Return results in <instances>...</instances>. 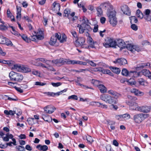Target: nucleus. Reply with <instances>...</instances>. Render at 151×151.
Segmentation results:
<instances>
[{
  "label": "nucleus",
  "instance_id": "nucleus-1",
  "mask_svg": "<svg viewBox=\"0 0 151 151\" xmlns=\"http://www.w3.org/2000/svg\"><path fill=\"white\" fill-rule=\"evenodd\" d=\"M82 23L81 24L79 27V32L81 34H82L84 32H86L85 34L86 36L89 35L88 32L92 30L90 25L88 24L89 23V20L84 16L82 17L81 20Z\"/></svg>",
  "mask_w": 151,
  "mask_h": 151
},
{
  "label": "nucleus",
  "instance_id": "nucleus-2",
  "mask_svg": "<svg viewBox=\"0 0 151 151\" xmlns=\"http://www.w3.org/2000/svg\"><path fill=\"white\" fill-rule=\"evenodd\" d=\"M9 76L10 80L12 81L18 82H21L23 79V76L20 73L12 71L9 74Z\"/></svg>",
  "mask_w": 151,
  "mask_h": 151
},
{
  "label": "nucleus",
  "instance_id": "nucleus-3",
  "mask_svg": "<svg viewBox=\"0 0 151 151\" xmlns=\"http://www.w3.org/2000/svg\"><path fill=\"white\" fill-rule=\"evenodd\" d=\"M147 117V114H137L134 115L133 120L135 123L139 124Z\"/></svg>",
  "mask_w": 151,
  "mask_h": 151
},
{
  "label": "nucleus",
  "instance_id": "nucleus-4",
  "mask_svg": "<svg viewBox=\"0 0 151 151\" xmlns=\"http://www.w3.org/2000/svg\"><path fill=\"white\" fill-rule=\"evenodd\" d=\"M101 99L106 102L110 104H115L117 103L116 100L113 97L108 94H104L101 96Z\"/></svg>",
  "mask_w": 151,
  "mask_h": 151
},
{
  "label": "nucleus",
  "instance_id": "nucleus-5",
  "mask_svg": "<svg viewBox=\"0 0 151 151\" xmlns=\"http://www.w3.org/2000/svg\"><path fill=\"white\" fill-rule=\"evenodd\" d=\"M121 73L122 75L126 76H133L134 77H137L139 76L140 74L139 72L136 71H130L129 72L126 68H123L122 69Z\"/></svg>",
  "mask_w": 151,
  "mask_h": 151
},
{
  "label": "nucleus",
  "instance_id": "nucleus-6",
  "mask_svg": "<svg viewBox=\"0 0 151 151\" xmlns=\"http://www.w3.org/2000/svg\"><path fill=\"white\" fill-rule=\"evenodd\" d=\"M109 22L113 26H115L117 24V21L116 17V12L115 11H111L110 12L109 16Z\"/></svg>",
  "mask_w": 151,
  "mask_h": 151
},
{
  "label": "nucleus",
  "instance_id": "nucleus-7",
  "mask_svg": "<svg viewBox=\"0 0 151 151\" xmlns=\"http://www.w3.org/2000/svg\"><path fill=\"white\" fill-rule=\"evenodd\" d=\"M85 38L83 37H79L75 41L74 43L76 47L81 46L82 48H87V46L85 45Z\"/></svg>",
  "mask_w": 151,
  "mask_h": 151
},
{
  "label": "nucleus",
  "instance_id": "nucleus-8",
  "mask_svg": "<svg viewBox=\"0 0 151 151\" xmlns=\"http://www.w3.org/2000/svg\"><path fill=\"white\" fill-rule=\"evenodd\" d=\"M51 62L56 66H60L66 64V59L60 58L59 59L53 60L51 61Z\"/></svg>",
  "mask_w": 151,
  "mask_h": 151
},
{
  "label": "nucleus",
  "instance_id": "nucleus-9",
  "mask_svg": "<svg viewBox=\"0 0 151 151\" xmlns=\"http://www.w3.org/2000/svg\"><path fill=\"white\" fill-rule=\"evenodd\" d=\"M106 42L109 43L110 47L116 48V42L109 37L107 38L105 40Z\"/></svg>",
  "mask_w": 151,
  "mask_h": 151
},
{
  "label": "nucleus",
  "instance_id": "nucleus-10",
  "mask_svg": "<svg viewBox=\"0 0 151 151\" xmlns=\"http://www.w3.org/2000/svg\"><path fill=\"white\" fill-rule=\"evenodd\" d=\"M128 99L130 101H128L127 104L130 106H132L136 104V103L134 102L137 100V98L135 97L131 96L130 95H128L127 96Z\"/></svg>",
  "mask_w": 151,
  "mask_h": 151
},
{
  "label": "nucleus",
  "instance_id": "nucleus-11",
  "mask_svg": "<svg viewBox=\"0 0 151 151\" xmlns=\"http://www.w3.org/2000/svg\"><path fill=\"white\" fill-rule=\"evenodd\" d=\"M44 109L47 113L51 114L54 112L55 108L53 106L48 105L44 107Z\"/></svg>",
  "mask_w": 151,
  "mask_h": 151
},
{
  "label": "nucleus",
  "instance_id": "nucleus-12",
  "mask_svg": "<svg viewBox=\"0 0 151 151\" xmlns=\"http://www.w3.org/2000/svg\"><path fill=\"white\" fill-rule=\"evenodd\" d=\"M113 62L115 64L118 63L121 65H124L127 63V60L123 58L117 59L114 61Z\"/></svg>",
  "mask_w": 151,
  "mask_h": 151
},
{
  "label": "nucleus",
  "instance_id": "nucleus-13",
  "mask_svg": "<svg viewBox=\"0 0 151 151\" xmlns=\"http://www.w3.org/2000/svg\"><path fill=\"white\" fill-rule=\"evenodd\" d=\"M121 9L124 14L128 16H129L130 15V10L127 5H125L122 6Z\"/></svg>",
  "mask_w": 151,
  "mask_h": 151
},
{
  "label": "nucleus",
  "instance_id": "nucleus-14",
  "mask_svg": "<svg viewBox=\"0 0 151 151\" xmlns=\"http://www.w3.org/2000/svg\"><path fill=\"white\" fill-rule=\"evenodd\" d=\"M116 46L120 48V50H122L123 49L125 48L126 44L124 41L119 40L116 42Z\"/></svg>",
  "mask_w": 151,
  "mask_h": 151
},
{
  "label": "nucleus",
  "instance_id": "nucleus-15",
  "mask_svg": "<svg viewBox=\"0 0 151 151\" xmlns=\"http://www.w3.org/2000/svg\"><path fill=\"white\" fill-rule=\"evenodd\" d=\"M150 64L149 63H141L137 65L136 69L137 70H139L142 69L147 67H150Z\"/></svg>",
  "mask_w": 151,
  "mask_h": 151
},
{
  "label": "nucleus",
  "instance_id": "nucleus-16",
  "mask_svg": "<svg viewBox=\"0 0 151 151\" xmlns=\"http://www.w3.org/2000/svg\"><path fill=\"white\" fill-rule=\"evenodd\" d=\"M147 107L142 106H137L136 109H133L137 110L142 112L144 113H148L149 112L150 110L147 109Z\"/></svg>",
  "mask_w": 151,
  "mask_h": 151
},
{
  "label": "nucleus",
  "instance_id": "nucleus-17",
  "mask_svg": "<svg viewBox=\"0 0 151 151\" xmlns=\"http://www.w3.org/2000/svg\"><path fill=\"white\" fill-rule=\"evenodd\" d=\"M131 92L132 93H134V94L137 96H141L144 94L143 92L140 91L137 89L133 88L131 89Z\"/></svg>",
  "mask_w": 151,
  "mask_h": 151
},
{
  "label": "nucleus",
  "instance_id": "nucleus-18",
  "mask_svg": "<svg viewBox=\"0 0 151 151\" xmlns=\"http://www.w3.org/2000/svg\"><path fill=\"white\" fill-rule=\"evenodd\" d=\"M36 148L40 151H46L48 149V147L46 145H39L36 147Z\"/></svg>",
  "mask_w": 151,
  "mask_h": 151
},
{
  "label": "nucleus",
  "instance_id": "nucleus-19",
  "mask_svg": "<svg viewBox=\"0 0 151 151\" xmlns=\"http://www.w3.org/2000/svg\"><path fill=\"white\" fill-rule=\"evenodd\" d=\"M150 12V11L149 9H146L144 12L145 15V18L147 21L151 20L150 18H149V16Z\"/></svg>",
  "mask_w": 151,
  "mask_h": 151
},
{
  "label": "nucleus",
  "instance_id": "nucleus-20",
  "mask_svg": "<svg viewBox=\"0 0 151 151\" xmlns=\"http://www.w3.org/2000/svg\"><path fill=\"white\" fill-rule=\"evenodd\" d=\"M57 40L54 35L52 36L51 37L50 41L49 42V44L51 45H55L56 42Z\"/></svg>",
  "mask_w": 151,
  "mask_h": 151
},
{
  "label": "nucleus",
  "instance_id": "nucleus-21",
  "mask_svg": "<svg viewBox=\"0 0 151 151\" xmlns=\"http://www.w3.org/2000/svg\"><path fill=\"white\" fill-rule=\"evenodd\" d=\"M42 117L44 121L48 122H50L52 121V119L51 117L50 116H49L48 115L43 114L42 115Z\"/></svg>",
  "mask_w": 151,
  "mask_h": 151
},
{
  "label": "nucleus",
  "instance_id": "nucleus-22",
  "mask_svg": "<svg viewBox=\"0 0 151 151\" xmlns=\"http://www.w3.org/2000/svg\"><path fill=\"white\" fill-rule=\"evenodd\" d=\"M98 87L101 93H104L106 92V88L104 85L100 84L98 86Z\"/></svg>",
  "mask_w": 151,
  "mask_h": 151
},
{
  "label": "nucleus",
  "instance_id": "nucleus-23",
  "mask_svg": "<svg viewBox=\"0 0 151 151\" xmlns=\"http://www.w3.org/2000/svg\"><path fill=\"white\" fill-rule=\"evenodd\" d=\"M22 66L19 64L14 65L13 67V69L16 71L21 72L22 71Z\"/></svg>",
  "mask_w": 151,
  "mask_h": 151
},
{
  "label": "nucleus",
  "instance_id": "nucleus-24",
  "mask_svg": "<svg viewBox=\"0 0 151 151\" xmlns=\"http://www.w3.org/2000/svg\"><path fill=\"white\" fill-rule=\"evenodd\" d=\"M110 69L113 72L117 74H119L121 71L119 68L116 67H111Z\"/></svg>",
  "mask_w": 151,
  "mask_h": 151
},
{
  "label": "nucleus",
  "instance_id": "nucleus-25",
  "mask_svg": "<svg viewBox=\"0 0 151 151\" xmlns=\"http://www.w3.org/2000/svg\"><path fill=\"white\" fill-rule=\"evenodd\" d=\"M142 73L143 75L146 76L148 77L151 74V72L146 69L142 70Z\"/></svg>",
  "mask_w": 151,
  "mask_h": 151
},
{
  "label": "nucleus",
  "instance_id": "nucleus-26",
  "mask_svg": "<svg viewBox=\"0 0 151 151\" xmlns=\"http://www.w3.org/2000/svg\"><path fill=\"white\" fill-rule=\"evenodd\" d=\"M31 71L30 69L27 67L22 66V71L21 72L26 73L30 72Z\"/></svg>",
  "mask_w": 151,
  "mask_h": 151
},
{
  "label": "nucleus",
  "instance_id": "nucleus-27",
  "mask_svg": "<svg viewBox=\"0 0 151 151\" xmlns=\"http://www.w3.org/2000/svg\"><path fill=\"white\" fill-rule=\"evenodd\" d=\"M136 14L138 17L140 18V19H142L143 17L145 18V15L139 9L137 11Z\"/></svg>",
  "mask_w": 151,
  "mask_h": 151
},
{
  "label": "nucleus",
  "instance_id": "nucleus-28",
  "mask_svg": "<svg viewBox=\"0 0 151 151\" xmlns=\"http://www.w3.org/2000/svg\"><path fill=\"white\" fill-rule=\"evenodd\" d=\"M70 9L68 8L66 9L64 11V17H67L69 18V15L70 13Z\"/></svg>",
  "mask_w": 151,
  "mask_h": 151
},
{
  "label": "nucleus",
  "instance_id": "nucleus-29",
  "mask_svg": "<svg viewBox=\"0 0 151 151\" xmlns=\"http://www.w3.org/2000/svg\"><path fill=\"white\" fill-rule=\"evenodd\" d=\"M66 64H77V61H76L75 60H70L69 59H66Z\"/></svg>",
  "mask_w": 151,
  "mask_h": 151
},
{
  "label": "nucleus",
  "instance_id": "nucleus-30",
  "mask_svg": "<svg viewBox=\"0 0 151 151\" xmlns=\"http://www.w3.org/2000/svg\"><path fill=\"white\" fill-rule=\"evenodd\" d=\"M103 71L102 72V73L104 74H107L111 76H114L113 73L109 70L104 69H103Z\"/></svg>",
  "mask_w": 151,
  "mask_h": 151
},
{
  "label": "nucleus",
  "instance_id": "nucleus-31",
  "mask_svg": "<svg viewBox=\"0 0 151 151\" xmlns=\"http://www.w3.org/2000/svg\"><path fill=\"white\" fill-rule=\"evenodd\" d=\"M103 68H102L99 67L91 68V70L92 71L95 72L99 71L102 73V72L103 71Z\"/></svg>",
  "mask_w": 151,
  "mask_h": 151
},
{
  "label": "nucleus",
  "instance_id": "nucleus-32",
  "mask_svg": "<svg viewBox=\"0 0 151 151\" xmlns=\"http://www.w3.org/2000/svg\"><path fill=\"white\" fill-rule=\"evenodd\" d=\"M130 22L131 24L133 23H136L138 20L136 17L135 16H132L130 18Z\"/></svg>",
  "mask_w": 151,
  "mask_h": 151
},
{
  "label": "nucleus",
  "instance_id": "nucleus-33",
  "mask_svg": "<svg viewBox=\"0 0 151 151\" xmlns=\"http://www.w3.org/2000/svg\"><path fill=\"white\" fill-rule=\"evenodd\" d=\"M97 11V14L98 16H101L103 13L101 7H98L96 8Z\"/></svg>",
  "mask_w": 151,
  "mask_h": 151
},
{
  "label": "nucleus",
  "instance_id": "nucleus-34",
  "mask_svg": "<svg viewBox=\"0 0 151 151\" xmlns=\"http://www.w3.org/2000/svg\"><path fill=\"white\" fill-rule=\"evenodd\" d=\"M67 38L66 35L64 34H62V39H60V42L62 43L65 42L66 41Z\"/></svg>",
  "mask_w": 151,
  "mask_h": 151
},
{
  "label": "nucleus",
  "instance_id": "nucleus-35",
  "mask_svg": "<svg viewBox=\"0 0 151 151\" xmlns=\"http://www.w3.org/2000/svg\"><path fill=\"white\" fill-rule=\"evenodd\" d=\"M87 63H88L90 65L93 67H96V63L93 62L92 61L90 60H89L87 59L85 60Z\"/></svg>",
  "mask_w": 151,
  "mask_h": 151
},
{
  "label": "nucleus",
  "instance_id": "nucleus-36",
  "mask_svg": "<svg viewBox=\"0 0 151 151\" xmlns=\"http://www.w3.org/2000/svg\"><path fill=\"white\" fill-rule=\"evenodd\" d=\"M6 38L4 37L3 36H0V43L5 44L6 42Z\"/></svg>",
  "mask_w": 151,
  "mask_h": 151
},
{
  "label": "nucleus",
  "instance_id": "nucleus-37",
  "mask_svg": "<svg viewBox=\"0 0 151 151\" xmlns=\"http://www.w3.org/2000/svg\"><path fill=\"white\" fill-rule=\"evenodd\" d=\"M134 45H132L131 44H127V45H126L125 47L129 50L131 51L132 52V51H134L133 48Z\"/></svg>",
  "mask_w": 151,
  "mask_h": 151
},
{
  "label": "nucleus",
  "instance_id": "nucleus-38",
  "mask_svg": "<svg viewBox=\"0 0 151 151\" xmlns=\"http://www.w3.org/2000/svg\"><path fill=\"white\" fill-rule=\"evenodd\" d=\"M145 80L142 78L138 79L137 80V82L141 85L144 86Z\"/></svg>",
  "mask_w": 151,
  "mask_h": 151
},
{
  "label": "nucleus",
  "instance_id": "nucleus-39",
  "mask_svg": "<svg viewBox=\"0 0 151 151\" xmlns=\"http://www.w3.org/2000/svg\"><path fill=\"white\" fill-rule=\"evenodd\" d=\"M1 22L2 23V24H0V29L1 30L7 29V28L4 24V22L3 21H1Z\"/></svg>",
  "mask_w": 151,
  "mask_h": 151
},
{
  "label": "nucleus",
  "instance_id": "nucleus-40",
  "mask_svg": "<svg viewBox=\"0 0 151 151\" xmlns=\"http://www.w3.org/2000/svg\"><path fill=\"white\" fill-rule=\"evenodd\" d=\"M20 36H21L22 38L27 42L28 43L30 42L29 39V38H28L26 35H23Z\"/></svg>",
  "mask_w": 151,
  "mask_h": 151
},
{
  "label": "nucleus",
  "instance_id": "nucleus-41",
  "mask_svg": "<svg viewBox=\"0 0 151 151\" xmlns=\"http://www.w3.org/2000/svg\"><path fill=\"white\" fill-rule=\"evenodd\" d=\"M16 148L19 151H25V149L24 146L19 145L17 146Z\"/></svg>",
  "mask_w": 151,
  "mask_h": 151
},
{
  "label": "nucleus",
  "instance_id": "nucleus-42",
  "mask_svg": "<svg viewBox=\"0 0 151 151\" xmlns=\"http://www.w3.org/2000/svg\"><path fill=\"white\" fill-rule=\"evenodd\" d=\"M120 117H122V118H127V119H129L130 118V115L128 114H123V115H120V116H119Z\"/></svg>",
  "mask_w": 151,
  "mask_h": 151
},
{
  "label": "nucleus",
  "instance_id": "nucleus-43",
  "mask_svg": "<svg viewBox=\"0 0 151 151\" xmlns=\"http://www.w3.org/2000/svg\"><path fill=\"white\" fill-rule=\"evenodd\" d=\"M44 94H46L48 96H55V93L52 92H45L44 93Z\"/></svg>",
  "mask_w": 151,
  "mask_h": 151
},
{
  "label": "nucleus",
  "instance_id": "nucleus-44",
  "mask_svg": "<svg viewBox=\"0 0 151 151\" xmlns=\"http://www.w3.org/2000/svg\"><path fill=\"white\" fill-rule=\"evenodd\" d=\"M7 16L8 17H9L10 18H12V17H14V16L12 15L11 13L10 10L8 9L7 11Z\"/></svg>",
  "mask_w": 151,
  "mask_h": 151
},
{
  "label": "nucleus",
  "instance_id": "nucleus-45",
  "mask_svg": "<svg viewBox=\"0 0 151 151\" xmlns=\"http://www.w3.org/2000/svg\"><path fill=\"white\" fill-rule=\"evenodd\" d=\"M133 49L134 50V51H132V52H133L135 51H136L137 52H139L141 50V49L140 48L137 46L135 45L134 46Z\"/></svg>",
  "mask_w": 151,
  "mask_h": 151
},
{
  "label": "nucleus",
  "instance_id": "nucleus-46",
  "mask_svg": "<svg viewBox=\"0 0 151 151\" xmlns=\"http://www.w3.org/2000/svg\"><path fill=\"white\" fill-rule=\"evenodd\" d=\"M68 90L67 88H65L63 90H62L60 92H58L56 93H55V95H57V96H58L61 94H62L63 92H65L67 91Z\"/></svg>",
  "mask_w": 151,
  "mask_h": 151
},
{
  "label": "nucleus",
  "instance_id": "nucleus-47",
  "mask_svg": "<svg viewBox=\"0 0 151 151\" xmlns=\"http://www.w3.org/2000/svg\"><path fill=\"white\" fill-rule=\"evenodd\" d=\"M68 99H73L74 100H77L78 99V97L77 96L75 95H72L71 96H69L68 98Z\"/></svg>",
  "mask_w": 151,
  "mask_h": 151
},
{
  "label": "nucleus",
  "instance_id": "nucleus-48",
  "mask_svg": "<svg viewBox=\"0 0 151 151\" xmlns=\"http://www.w3.org/2000/svg\"><path fill=\"white\" fill-rule=\"evenodd\" d=\"M99 102L97 101H92L90 103V105L92 106H98V105L99 104Z\"/></svg>",
  "mask_w": 151,
  "mask_h": 151
},
{
  "label": "nucleus",
  "instance_id": "nucleus-49",
  "mask_svg": "<svg viewBox=\"0 0 151 151\" xmlns=\"http://www.w3.org/2000/svg\"><path fill=\"white\" fill-rule=\"evenodd\" d=\"M89 45L88 46H87V48H89L90 47H91V48H94V41H92V42H89L88 43Z\"/></svg>",
  "mask_w": 151,
  "mask_h": 151
},
{
  "label": "nucleus",
  "instance_id": "nucleus-50",
  "mask_svg": "<svg viewBox=\"0 0 151 151\" xmlns=\"http://www.w3.org/2000/svg\"><path fill=\"white\" fill-rule=\"evenodd\" d=\"M29 39L30 40V42L31 40L35 41L36 40V35H33L32 36H31L29 37Z\"/></svg>",
  "mask_w": 151,
  "mask_h": 151
},
{
  "label": "nucleus",
  "instance_id": "nucleus-51",
  "mask_svg": "<svg viewBox=\"0 0 151 151\" xmlns=\"http://www.w3.org/2000/svg\"><path fill=\"white\" fill-rule=\"evenodd\" d=\"M54 36L55 37L56 39H58L59 40H60L61 38V35L60 33H55Z\"/></svg>",
  "mask_w": 151,
  "mask_h": 151
},
{
  "label": "nucleus",
  "instance_id": "nucleus-52",
  "mask_svg": "<svg viewBox=\"0 0 151 151\" xmlns=\"http://www.w3.org/2000/svg\"><path fill=\"white\" fill-rule=\"evenodd\" d=\"M113 96H114L113 97L116 100V99L120 96L121 95L119 93L116 92Z\"/></svg>",
  "mask_w": 151,
  "mask_h": 151
},
{
  "label": "nucleus",
  "instance_id": "nucleus-53",
  "mask_svg": "<svg viewBox=\"0 0 151 151\" xmlns=\"http://www.w3.org/2000/svg\"><path fill=\"white\" fill-rule=\"evenodd\" d=\"M51 84L54 87H57L60 86L61 85V83L60 82H57L56 83H52Z\"/></svg>",
  "mask_w": 151,
  "mask_h": 151
},
{
  "label": "nucleus",
  "instance_id": "nucleus-54",
  "mask_svg": "<svg viewBox=\"0 0 151 151\" xmlns=\"http://www.w3.org/2000/svg\"><path fill=\"white\" fill-rule=\"evenodd\" d=\"M71 33L73 35V36L75 38L76 40L78 38L77 33L76 31H71Z\"/></svg>",
  "mask_w": 151,
  "mask_h": 151
},
{
  "label": "nucleus",
  "instance_id": "nucleus-55",
  "mask_svg": "<svg viewBox=\"0 0 151 151\" xmlns=\"http://www.w3.org/2000/svg\"><path fill=\"white\" fill-rule=\"evenodd\" d=\"M99 105H98V106H100L104 108H107V105L106 104H103L100 102H99Z\"/></svg>",
  "mask_w": 151,
  "mask_h": 151
},
{
  "label": "nucleus",
  "instance_id": "nucleus-56",
  "mask_svg": "<svg viewBox=\"0 0 151 151\" xmlns=\"http://www.w3.org/2000/svg\"><path fill=\"white\" fill-rule=\"evenodd\" d=\"M1 63L4 64H10V62L9 60H3L1 59Z\"/></svg>",
  "mask_w": 151,
  "mask_h": 151
},
{
  "label": "nucleus",
  "instance_id": "nucleus-57",
  "mask_svg": "<svg viewBox=\"0 0 151 151\" xmlns=\"http://www.w3.org/2000/svg\"><path fill=\"white\" fill-rule=\"evenodd\" d=\"M131 28L134 30H137L138 29L137 26L134 24H132L131 26Z\"/></svg>",
  "mask_w": 151,
  "mask_h": 151
},
{
  "label": "nucleus",
  "instance_id": "nucleus-58",
  "mask_svg": "<svg viewBox=\"0 0 151 151\" xmlns=\"http://www.w3.org/2000/svg\"><path fill=\"white\" fill-rule=\"evenodd\" d=\"M98 25L97 24H96L94 25L93 30V32H96L98 31Z\"/></svg>",
  "mask_w": 151,
  "mask_h": 151
},
{
  "label": "nucleus",
  "instance_id": "nucleus-59",
  "mask_svg": "<svg viewBox=\"0 0 151 151\" xmlns=\"http://www.w3.org/2000/svg\"><path fill=\"white\" fill-rule=\"evenodd\" d=\"M6 42L5 44L6 45H13L11 41L9 39L6 38Z\"/></svg>",
  "mask_w": 151,
  "mask_h": 151
},
{
  "label": "nucleus",
  "instance_id": "nucleus-60",
  "mask_svg": "<svg viewBox=\"0 0 151 151\" xmlns=\"http://www.w3.org/2000/svg\"><path fill=\"white\" fill-rule=\"evenodd\" d=\"M77 64L83 65H87V63L78 60L77 61Z\"/></svg>",
  "mask_w": 151,
  "mask_h": 151
},
{
  "label": "nucleus",
  "instance_id": "nucleus-61",
  "mask_svg": "<svg viewBox=\"0 0 151 151\" xmlns=\"http://www.w3.org/2000/svg\"><path fill=\"white\" fill-rule=\"evenodd\" d=\"M25 149L28 151H31L32 150V147H31L29 145H27L25 147Z\"/></svg>",
  "mask_w": 151,
  "mask_h": 151
},
{
  "label": "nucleus",
  "instance_id": "nucleus-62",
  "mask_svg": "<svg viewBox=\"0 0 151 151\" xmlns=\"http://www.w3.org/2000/svg\"><path fill=\"white\" fill-rule=\"evenodd\" d=\"M47 68L48 70L51 71H55V70L51 66V65H49L47 67V68Z\"/></svg>",
  "mask_w": 151,
  "mask_h": 151
},
{
  "label": "nucleus",
  "instance_id": "nucleus-63",
  "mask_svg": "<svg viewBox=\"0 0 151 151\" xmlns=\"http://www.w3.org/2000/svg\"><path fill=\"white\" fill-rule=\"evenodd\" d=\"M116 91H114L112 90H109L108 92L107 93L110 95H113L114 94V93Z\"/></svg>",
  "mask_w": 151,
  "mask_h": 151
},
{
  "label": "nucleus",
  "instance_id": "nucleus-64",
  "mask_svg": "<svg viewBox=\"0 0 151 151\" xmlns=\"http://www.w3.org/2000/svg\"><path fill=\"white\" fill-rule=\"evenodd\" d=\"M116 91H114L112 90H109L108 92L107 93L110 95H113L114 94V93Z\"/></svg>",
  "mask_w": 151,
  "mask_h": 151
}]
</instances>
